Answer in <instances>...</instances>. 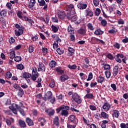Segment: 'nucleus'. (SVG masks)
Instances as JSON below:
<instances>
[{
	"label": "nucleus",
	"mask_w": 128,
	"mask_h": 128,
	"mask_svg": "<svg viewBox=\"0 0 128 128\" xmlns=\"http://www.w3.org/2000/svg\"><path fill=\"white\" fill-rule=\"evenodd\" d=\"M87 27L88 30H94V26H92V23H88L87 24Z\"/></svg>",
	"instance_id": "nucleus-40"
},
{
	"label": "nucleus",
	"mask_w": 128,
	"mask_h": 128,
	"mask_svg": "<svg viewBox=\"0 0 128 128\" xmlns=\"http://www.w3.org/2000/svg\"><path fill=\"white\" fill-rule=\"evenodd\" d=\"M56 62L55 60H52L50 61L49 64V66L51 68H56Z\"/></svg>",
	"instance_id": "nucleus-29"
},
{
	"label": "nucleus",
	"mask_w": 128,
	"mask_h": 128,
	"mask_svg": "<svg viewBox=\"0 0 128 128\" xmlns=\"http://www.w3.org/2000/svg\"><path fill=\"white\" fill-rule=\"evenodd\" d=\"M49 86L52 88H54L56 86V83L54 81H51L49 84Z\"/></svg>",
	"instance_id": "nucleus-55"
},
{
	"label": "nucleus",
	"mask_w": 128,
	"mask_h": 128,
	"mask_svg": "<svg viewBox=\"0 0 128 128\" xmlns=\"http://www.w3.org/2000/svg\"><path fill=\"white\" fill-rule=\"evenodd\" d=\"M56 72L58 74L60 75L64 74V70H62V68L60 66H58L56 68Z\"/></svg>",
	"instance_id": "nucleus-17"
},
{
	"label": "nucleus",
	"mask_w": 128,
	"mask_h": 128,
	"mask_svg": "<svg viewBox=\"0 0 128 128\" xmlns=\"http://www.w3.org/2000/svg\"><path fill=\"white\" fill-rule=\"evenodd\" d=\"M86 98H90V100H94V94H87L85 96Z\"/></svg>",
	"instance_id": "nucleus-39"
},
{
	"label": "nucleus",
	"mask_w": 128,
	"mask_h": 128,
	"mask_svg": "<svg viewBox=\"0 0 128 128\" xmlns=\"http://www.w3.org/2000/svg\"><path fill=\"white\" fill-rule=\"evenodd\" d=\"M64 105L60 106L58 108H57L56 109V114H60V110H64Z\"/></svg>",
	"instance_id": "nucleus-46"
},
{
	"label": "nucleus",
	"mask_w": 128,
	"mask_h": 128,
	"mask_svg": "<svg viewBox=\"0 0 128 128\" xmlns=\"http://www.w3.org/2000/svg\"><path fill=\"white\" fill-rule=\"evenodd\" d=\"M92 78H94V75H92V73L90 72L89 73L88 78L86 79V81L89 82V80H92Z\"/></svg>",
	"instance_id": "nucleus-50"
},
{
	"label": "nucleus",
	"mask_w": 128,
	"mask_h": 128,
	"mask_svg": "<svg viewBox=\"0 0 128 128\" xmlns=\"http://www.w3.org/2000/svg\"><path fill=\"white\" fill-rule=\"evenodd\" d=\"M9 108L10 110H12L13 114H18L16 110H20L22 108L20 107V106H19L17 104H12V106H9Z\"/></svg>",
	"instance_id": "nucleus-5"
},
{
	"label": "nucleus",
	"mask_w": 128,
	"mask_h": 128,
	"mask_svg": "<svg viewBox=\"0 0 128 128\" xmlns=\"http://www.w3.org/2000/svg\"><path fill=\"white\" fill-rule=\"evenodd\" d=\"M68 68H70V70H76V68H78V66H76V64H73L72 66L69 64L68 66Z\"/></svg>",
	"instance_id": "nucleus-45"
},
{
	"label": "nucleus",
	"mask_w": 128,
	"mask_h": 128,
	"mask_svg": "<svg viewBox=\"0 0 128 128\" xmlns=\"http://www.w3.org/2000/svg\"><path fill=\"white\" fill-rule=\"evenodd\" d=\"M12 86L14 88H15V90H18L19 88H21L22 87H20V85H18V84H14L12 85Z\"/></svg>",
	"instance_id": "nucleus-52"
},
{
	"label": "nucleus",
	"mask_w": 128,
	"mask_h": 128,
	"mask_svg": "<svg viewBox=\"0 0 128 128\" xmlns=\"http://www.w3.org/2000/svg\"><path fill=\"white\" fill-rule=\"evenodd\" d=\"M116 58H115V60L117 62H119V64H122V60L120 59V58L117 56V55L116 56Z\"/></svg>",
	"instance_id": "nucleus-64"
},
{
	"label": "nucleus",
	"mask_w": 128,
	"mask_h": 128,
	"mask_svg": "<svg viewBox=\"0 0 128 128\" xmlns=\"http://www.w3.org/2000/svg\"><path fill=\"white\" fill-rule=\"evenodd\" d=\"M68 8H67V10H72V8H74V5L72 4H70L69 6H68Z\"/></svg>",
	"instance_id": "nucleus-60"
},
{
	"label": "nucleus",
	"mask_w": 128,
	"mask_h": 128,
	"mask_svg": "<svg viewBox=\"0 0 128 128\" xmlns=\"http://www.w3.org/2000/svg\"><path fill=\"white\" fill-rule=\"evenodd\" d=\"M112 116H115L116 118H118V116H120V112L118 110H114Z\"/></svg>",
	"instance_id": "nucleus-28"
},
{
	"label": "nucleus",
	"mask_w": 128,
	"mask_h": 128,
	"mask_svg": "<svg viewBox=\"0 0 128 128\" xmlns=\"http://www.w3.org/2000/svg\"><path fill=\"white\" fill-rule=\"evenodd\" d=\"M77 8L80 10H86L88 8V4L82 2L77 4Z\"/></svg>",
	"instance_id": "nucleus-10"
},
{
	"label": "nucleus",
	"mask_w": 128,
	"mask_h": 128,
	"mask_svg": "<svg viewBox=\"0 0 128 128\" xmlns=\"http://www.w3.org/2000/svg\"><path fill=\"white\" fill-rule=\"evenodd\" d=\"M114 48H117V50H120V44L116 42L114 45Z\"/></svg>",
	"instance_id": "nucleus-61"
},
{
	"label": "nucleus",
	"mask_w": 128,
	"mask_h": 128,
	"mask_svg": "<svg viewBox=\"0 0 128 128\" xmlns=\"http://www.w3.org/2000/svg\"><path fill=\"white\" fill-rule=\"evenodd\" d=\"M112 29H111L108 31V34H114L116 32H118V29L116 28V27L112 26Z\"/></svg>",
	"instance_id": "nucleus-32"
},
{
	"label": "nucleus",
	"mask_w": 128,
	"mask_h": 128,
	"mask_svg": "<svg viewBox=\"0 0 128 128\" xmlns=\"http://www.w3.org/2000/svg\"><path fill=\"white\" fill-rule=\"evenodd\" d=\"M78 34H82V36H84L86 34V30L84 28H80L78 30Z\"/></svg>",
	"instance_id": "nucleus-22"
},
{
	"label": "nucleus",
	"mask_w": 128,
	"mask_h": 128,
	"mask_svg": "<svg viewBox=\"0 0 128 128\" xmlns=\"http://www.w3.org/2000/svg\"><path fill=\"white\" fill-rule=\"evenodd\" d=\"M69 120L71 122L74 124H76V116L74 115H70L69 116Z\"/></svg>",
	"instance_id": "nucleus-20"
},
{
	"label": "nucleus",
	"mask_w": 128,
	"mask_h": 128,
	"mask_svg": "<svg viewBox=\"0 0 128 128\" xmlns=\"http://www.w3.org/2000/svg\"><path fill=\"white\" fill-rule=\"evenodd\" d=\"M14 60L16 62H22V56H15L14 58Z\"/></svg>",
	"instance_id": "nucleus-41"
},
{
	"label": "nucleus",
	"mask_w": 128,
	"mask_h": 128,
	"mask_svg": "<svg viewBox=\"0 0 128 128\" xmlns=\"http://www.w3.org/2000/svg\"><path fill=\"white\" fill-rule=\"evenodd\" d=\"M70 110L72 112H76V114H80V110L71 107Z\"/></svg>",
	"instance_id": "nucleus-51"
},
{
	"label": "nucleus",
	"mask_w": 128,
	"mask_h": 128,
	"mask_svg": "<svg viewBox=\"0 0 128 128\" xmlns=\"http://www.w3.org/2000/svg\"><path fill=\"white\" fill-rule=\"evenodd\" d=\"M101 116L102 118H107V120H108L109 116L108 114L106 113V112H102Z\"/></svg>",
	"instance_id": "nucleus-34"
},
{
	"label": "nucleus",
	"mask_w": 128,
	"mask_h": 128,
	"mask_svg": "<svg viewBox=\"0 0 128 128\" xmlns=\"http://www.w3.org/2000/svg\"><path fill=\"white\" fill-rule=\"evenodd\" d=\"M85 13V16H90V18H92L94 16V12L92 10H85L84 11Z\"/></svg>",
	"instance_id": "nucleus-15"
},
{
	"label": "nucleus",
	"mask_w": 128,
	"mask_h": 128,
	"mask_svg": "<svg viewBox=\"0 0 128 128\" xmlns=\"http://www.w3.org/2000/svg\"><path fill=\"white\" fill-rule=\"evenodd\" d=\"M26 12L23 11L22 12V11L19 10L17 13V16H18L19 18H20V20H24V17L26 16Z\"/></svg>",
	"instance_id": "nucleus-9"
},
{
	"label": "nucleus",
	"mask_w": 128,
	"mask_h": 128,
	"mask_svg": "<svg viewBox=\"0 0 128 128\" xmlns=\"http://www.w3.org/2000/svg\"><path fill=\"white\" fill-rule=\"evenodd\" d=\"M70 112V106H64V109L62 110L60 114L62 116L67 117L68 116Z\"/></svg>",
	"instance_id": "nucleus-6"
},
{
	"label": "nucleus",
	"mask_w": 128,
	"mask_h": 128,
	"mask_svg": "<svg viewBox=\"0 0 128 128\" xmlns=\"http://www.w3.org/2000/svg\"><path fill=\"white\" fill-rule=\"evenodd\" d=\"M110 103L106 102L102 106L103 110H104L105 112H108L110 110Z\"/></svg>",
	"instance_id": "nucleus-14"
},
{
	"label": "nucleus",
	"mask_w": 128,
	"mask_h": 128,
	"mask_svg": "<svg viewBox=\"0 0 128 128\" xmlns=\"http://www.w3.org/2000/svg\"><path fill=\"white\" fill-rule=\"evenodd\" d=\"M104 80V77L102 76H100L98 78H96V81L99 84H102Z\"/></svg>",
	"instance_id": "nucleus-36"
},
{
	"label": "nucleus",
	"mask_w": 128,
	"mask_h": 128,
	"mask_svg": "<svg viewBox=\"0 0 128 128\" xmlns=\"http://www.w3.org/2000/svg\"><path fill=\"white\" fill-rule=\"evenodd\" d=\"M17 90L18 91V92H17V96H20V98H22V96H24V90H22V88H21Z\"/></svg>",
	"instance_id": "nucleus-19"
},
{
	"label": "nucleus",
	"mask_w": 128,
	"mask_h": 128,
	"mask_svg": "<svg viewBox=\"0 0 128 128\" xmlns=\"http://www.w3.org/2000/svg\"><path fill=\"white\" fill-rule=\"evenodd\" d=\"M68 32H69L70 34H74V28L72 27L71 25H70L68 28Z\"/></svg>",
	"instance_id": "nucleus-26"
},
{
	"label": "nucleus",
	"mask_w": 128,
	"mask_h": 128,
	"mask_svg": "<svg viewBox=\"0 0 128 128\" xmlns=\"http://www.w3.org/2000/svg\"><path fill=\"white\" fill-rule=\"evenodd\" d=\"M118 66L116 65L114 66L112 70V74L114 76H118Z\"/></svg>",
	"instance_id": "nucleus-16"
},
{
	"label": "nucleus",
	"mask_w": 128,
	"mask_h": 128,
	"mask_svg": "<svg viewBox=\"0 0 128 128\" xmlns=\"http://www.w3.org/2000/svg\"><path fill=\"white\" fill-rule=\"evenodd\" d=\"M66 18L69 20H72V22H76L78 20V16L71 14L70 13H68L66 14Z\"/></svg>",
	"instance_id": "nucleus-7"
},
{
	"label": "nucleus",
	"mask_w": 128,
	"mask_h": 128,
	"mask_svg": "<svg viewBox=\"0 0 128 128\" xmlns=\"http://www.w3.org/2000/svg\"><path fill=\"white\" fill-rule=\"evenodd\" d=\"M101 24H102V26H106L108 24V22H106V20L104 19L101 21Z\"/></svg>",
	"instance_id": "nucleus-58"
},
{
	"label": "nucleus",
	"mask_w": 128,
	"mask_h": 128,
	"mask_svg": "<svg viewBox=\"0 0 128 128\" xmlns=\"http://www.w3.org/2000/svg\"><path fill=\"white\" fill-rule=\"evenodd\" d=\"M56 52L58 54H60V56L64 54V50H63L62 48H58L56 49Z\"/></svg>",
	"instance_id": "nucleus-35"
},
{
	"label": "nucleus",
	"mask_w": 128,
	"mask_h": 128,
	"mask_svg": "<svg viewBox=\"0 0 128 128\" xmlns=\"http://www.w3.org/2000/svg\"><path fill=\"white\" fill-rule=\"evenodd\" d=\"M102 66H103V68L104 70H110V66L108 64H104V63H103L102 64Z\"/></svg>",
	"instance_id": "nucleus-37"
},
{
	"label": "nucleus",
	"mask_w": 128,
	"mask_h": 128,
	"mask_svg": "<svg viewBox=\"0 0 128 128\" xmlns=\"http://www.w3.org/2000/svg\"><path fill=\"white\" fill-rule=\"evenodd\" d=\"M10 120L9 119H6V124L7 126H10L12 122H14V120L12 118H10Z\"/></svg>",
	"instance_id": "nucleus-31"
},
{
	"label": "nucleus",
	"mask_w": 128,
	"mask_h": 128,
	"mask_svg": "<svg viewBox=\"0 0 128 128\" xmlns=\"http://www.w3.org/2000/svg\"><path fill=\"white\" fill-rule=\"evenodd\" d=\"M9 42L10 44H12L16 42V40H14L12 37H11L9 39Z\"/></svg>",
	"instance_id": "nucleus-63"
},
{
	"label": "nucleus",
	"mask_w": 128,
	"mask_h": 128,
	"mask_svg": "<svg viewBox=\"0 0 128 128\" xmlns=\"http://www.w3.org/2000/svg\"><path fill=\"white\" fill-rule=\"evenodd\" d=\"M70 40L71 42H76V36L72 34H70Z\"/></svg>",
	"instance_id": "nucleus-59"
},
{
	"label": "nucleus",
	"mask_w": 128,
	"mask_h": 128,
	"mask_svg": "<svg viewBox=\"0 0 128 128\" xmlns=\"http://www.w3.org/2000/svg\"><path fill=\"white\" fill-rule=\"evenodd\" d=\"M106 58H108L109 60H114V56L110 53L106 55Z\"/></svg>",
	"instance_id": "nucleus-49"
},
{
	"label": "nucleus",
	"mask_w": 128,
	"mask_h": 128,
	"mask_svg": "<svg viewBox=\"0 0 128 128\" xmlns=\"http://www.w3.org/2000/svg\"><path fill=\"white\" fill-rule=\"evenodd\" d=\"M56 98L58 100H64V95L62 94H56Z\"/></svg>",
	"instance_id": "nucleus-43"
},
{
	"label": "nucleus",
	"mask_w": 128,
	"mask_h": 128,
	"mask_svg": "<svg viewBox=\"0 0 128 128\" xmlns=\"http://www.w3.org/2000/svg\"><path fill=\"white\" fill-rule=\"evenodd\" d=\"M93 4L94 6H98V4H100V0H94Z\"/></svg>",
	"instance_id": "nucleus-57"
},
{
	"label": "nucleus",
	"mask_w": 128,
	"mask_h": 128,
	"mask_svg": "<svg viewBox=\"0 0 128 128\" xmlns=\"http://www.w3.org/2000/svg\"><path fill=\"white\" fill-rule=\"evenodd\" d=\"M38 122L41 126H44V124H46V120L43 117H40L38 118Z\"/></svg>",
	"instance_id": "nucleus-12"
},
{
	"label": "nucleus",
	"mask_w": 128,
	"mask_h": 128,
	"mask_svg": "<svg viewBox=\"0 0 128 128\" xmlns=\"http://www.w3.org/2000/svg\"><path fill=\"white\" fill-rule=\"evenodd\" d=\"M68 78H70V77L66 74H62L60 78V80L62 82H66V80H68Z\"/></svg>",
	"instance_id": "nucleus-21"
},
{
	"label": "nucleus",
	"mask_w": 128,
	"mask_h": 128,
	"mask_svg": "<svg viewBox=\"0 0 128 128\" xmlns=\"http://www.w3.org/2000/svg\"><path fill=\"white\" fill-rule=\"evenodd\" d=\"M51 28H52V31L56 33V32H58V29L60 28V27L58 26L56 27L54 25L52 24L51 26Z\"/></svg>",
	"instance_id": "nucleus-30"
},
{
	"label": "nucleus",
	"mask_w": 128,
	"mask_h": 128,
	"mask_svg": "<svg viewBox=\"0 0 128 128\" xmlns=\"http://www.w3.org/2000/svg\"><path fill=\"white\" fill-rule=\"evenodd\" d=\"M46 112L49 116H54V110L52 109V108H48L46 110Z\"/></svg>",
	"instance_id": "nucleus-13"
},
{
	"label": "nucleus",
	"mask_w": 128,
	"mask_h": 128,
	"mask_svg": "<svg viewBox=\"0 0 128 128\" xmlns=\"http://www.w3.org/2000/svg\"><path fill=\"white\" fill-rule=\"evenodd\" d=\"M15 28H18V30H14L15 35L16 36H22V34H24V32L25 29L24 26H20V24H15Z\"/></svg>",
	"instance_id": "nucleus-2"
},
{
	"label": "nucleus",
	"mask_w": 128,
	"mask_h": 128,
	"mask_svg": "<svg viewBox=\"0 0 128 128\" xmlns=\"http://www.w3.org/2000/svg\"><path fill=\"white\" fill-rule=\"evenodd\" d=\"M35 4H34L30 2H29L28 5V8H30V10H34V6Z\"/></svg>",
	"instance_id": "nucleus-54"
},
{
	"label": "nucleus",
	"mask_w": 128,
	"mask_h": 128,
	"mask_svg": "<svg viewBox=\"0 0 128 128\" xmlns=\"http://www.w3.org/2000/svg\"><path fill=\"white\" fill-rule=\"evenodd\" d=\"M100 8H96L95 11V16H98L100 14Z\"/></svg>",
	"instance_id": "nucleus-48"
},
{
	"label": "nucleus",
	"mask_w": 128,
	"mask_h": 128,
	"mask_svg": "<svg viewBox=\"0 0 128 128\" xmlns=\"http://www.w3.org/2000/svg\"><path fill=\"white\" fill-rule=\"evenodd\" d=\"M12 72H8L6 74V78H12Z\"/></svg>",
	"instance_id": "nucleus-53"
},
{
	"label": "nucleus",
	"mask_w": 128,
	"mask_h": 128,
	"mask_svg": "<svg viewBox=\"0 0 128 128\" xmlns=\"http://www.w3.org/2000/svg\"><path fill=\"white\" fill-rule=\"evenodd\" d=\"M18 124L22 128H24L26 126V124L24 120L20 119L18 120Z\"/></svg>",
	"instance_id": "nucleus-18"
},
{
	"label": "nucleus",
	"mask_w": 128,
	"mask_h": 128,
	"mask_svg": "<svg viewBox=\"0 0 128 128\" xmlns=\"http://www.w3.org/2000/svg\"><path fill=\"white\" fill-rule=\"evenodd\" d=\"M89 108L91 110H96V106H95L90 104Z\"/></svg>",
	"instance_id": "nucleus-62"
},
{
	"label": "nucleus",
	"mask_w": 128,
	"mask_h": 128,
	"mask_svg": "<svg viewBox=\"0 0 128 128\" xmlns=\"http://www.w3.org/2000/svg\"><path fill=\"white\" fill-rule=\"evenodd\" d=\"M72 98L74 100V102H76V104H82V98L78 95L77 92H74L73 94V96H72Z\"/></svg>",
	"instance_id": "nucleus-4"
},
{
	"label": "nucleus",
	"mask_w": 128,
	"mask_h": 128,
	"mask_svg": "<svg viewBox=\"0 0 128 128\" xmlns=\"http://www.w3.org/2000/svg\"><path fill=\"white\" fill-rule=\"evenodd\" d=\"M26 122L28 126H34V121L32 118L27 117L26 118Z\"/></svg>",
	"instance_id": "nucleus-8"
},
{
	"label": "nucleus",
	"mask_w": 128,
	"mask_h": 128,
	"mask_svg": "<svg viewBox=\"0 0 128 128\" xmlns=\"http://www.w3.org/2000/svg\"><path fill=\"white\" fill-rule=\"evenodd\" d=\"M16 57V52L14 50H12L10 53V58L11 60H14Z\"/></svg>",
	"instance_id": "nucleus-33"
},
{
	"label": "nucleus",
	"mask_w": 128,
	"mask_h": 128,
	"mask_svg": "<svg viewBox=\"0 0 128 128\" xmlns=\"http://www.w3.org/2000/svg\"><path fill=\"white\" fill-rule=\"evenodd\" d=\"M91 40L92 44H98V42L100 40V39L96 38V37H92L91 38Z\"/></svg>",
	"instance_id": "nucleus-25"
},
{
	"label": "nucleus",
	"mask_w": 128,
	"mask_h": 128,
	"mask_svg": "<svg viewBox=\"0 0 128 128\" xmlns=\"http://www.w3.org/2000/svg\"><path fill=\"white\" fill-rule=\"evenodd\" d=\"M38 72L36 68L34 67L32 68V75L28 72H22L21 78H31L32 80H33V82H35V80H36V78H38Z\"/></svg>",
	"instance_id": "nucleus-1"
},
{
	"label": "nucleus",
	"mask_w": 128,
	"mask_h": 128,
	"mask_svg": "<svg viewBox=\"0 0 128 128\" xmlns=\"http://www.w3.org/2000/svg\"><path fill=\"white\" fill-rule=\"evenodd\" d=\"M105 74L106 76V78H110V76H112V73L106 70L105 72Z\"/></svg>",
	"instance_id": "nucleus-47"
},
{
	"label": "nucleus",
	"mask_w": 128,
	"mask_h": 128,
	"mask_svg": "<svg viewBox=\"0 0 128 128\" xmlns=\"http://www.w3.org/2000/svg\"><path fill=\"white\" fill-rule=\"evenodd\" d=\"M60 118H58V116H56L54 119V124H55L56 126H58Z\"/></svg>",
	"instance_id": "nucleus-23"
},
{
	"label": "nucleus",
	"mask_w": 128,
	"mask_h": 128,
	"mask_svg": "<svg viewBox=\"0 0 128 128\" xmlns=\"http://www.w3.org/2000/svg\"><path fill=\"white\" fill-rule=\"evenodd\" d=\"M46 96L48 98V100L54 104L56 102V97L52 95V92L51 91H48L46 95Z\"/></svg>",
	"instance_id": "nucleus-3"
},
{
	"label": "nucleus",
	"mask_w": 128,
	"mask_h": 128,
	"mask_svg": "<svg viewBox=\"0 0 128 128\" xmlns=\"http://www.w3.org/2000/svg\"><path fill=\"white\" fill-rule=\"evenodd\" d=\"M16 68L18 70H22L24 68V66L22 64H18L16 65Z\"/></svg>",
	"instance_id": "nucleus-38"
},
{
	"label": "nucleus",
	"mask_w": 128,
	"mask_h": 128,
	"mask_svg": "<svg viewBox=\"0 0 128 128\" xmlns=\"http://www.w3.org/2000/svg\"><path fill=\"white\" fill-rule=\"evenodd\" d=\"M7 12L6 10H2L0 12V15L1 16H6Z\"/></svg>",
	"instance_id": "nucleus-44"
},
{
	"label": "nucleus",
	"mask_w": 128,
	"mask_h": 128,
	"mask_svg": "<svg viewBox=\"0 0 128 128\" xmlns=\"http://www.w3.org/2000/svg\"><path fill=\"white\" fill-rule=\"evenodd\" d=\"M39 66L42 70V72H46V66L44 64V63L42 62H39Z\"/></svg>",
	"instance_id": "nucleus-27"
},
{
	"label": "nucleus",
	"mask_w": 128,
	"mask_h": 128,
	"mask_svg": "<svg viewBox=\"0 0 128 128\" xmlns=\"http://www.w3.org/2000/svg\"><path fill=\"white\" fill-rule=\"evenodd\" d=\"M103 34L104 31L102 30L100 28L96 30L94 32V34H96V36H102Z\"/></svg>",
	"instance_id": "nucleus-24"
},
{
	"label": "nucleus",
	"mask_w": 128,
	"mask_h": 128,
	"mask_svg": "<svg viewBox=\"0 0 128 128\" xmlns=\"http://www.w3.org/2000/svg\"><path fill=\"white\" fill-rule=\"evenodd\" d=\"M40 6H44L46 4V1L44 0H38Z\"/></svg>",
	"instance_id": "nucleus-42"
},
{
	"label": "nucleus",
	"mask_w": 128,
	"mask_h": 128,
	"mask_svg": "<svg viewBox=\"0 0 128 128\" xmlns=\"http://www.w3.org/2000/svg\"><path fill=\"white\" fill-rule=\"evenodd\" d=\"M28 52H30V54H32V52H33L34 50V48L32 46H30L28 48Z\"/></svg>",
	"instance_id": "nucleus-56"
},
{
	"label": "nucleus",
	"mask_w": 128,
	"mask_h": 128,
	"mask_svg": "<svg viewBox=\"0 0 128 128\" xmlns=\"http://www.w3.org/2000/svg\"><path fill=\"white\" fill-rule=\"evenodd\" d=\"M68 52L66 54L67 56H72L74 54V48L72 47H68Z\"/></svg>",
	"instance_id": "nucleus-11"
}]
</instances>
